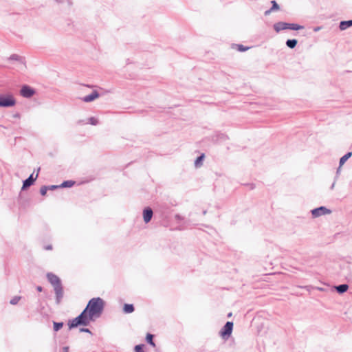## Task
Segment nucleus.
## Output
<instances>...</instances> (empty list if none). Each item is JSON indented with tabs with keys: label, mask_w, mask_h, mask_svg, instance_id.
Returning a JSON list of instances; mask_svg holds the SVG:
<instances>
[{
	"label": "nucleus",
	"mask_w": 352,
	"mask_h": 352,
	"mask_svg": "<svg viewBox=\"0 0 352 352\" xmlns=\"http://www.w3.org/2000/svg\"><path fill=\"white\" fill-rule=\"evenodd\" d=\"M63 326V322H54V331H58L60 329H61Z\"/></svg>",
	"instance_id": "obj_23"
},
{
	"label": "nucleus",
	"mask_w": 352,
	"mask_h": 352,
	"mask_svg": "<svg viewBox=\"0 0 352 352\" xmlns=\"http://www.w3.org/2000/svg\"><path fill=\"white\" fill-rule=\"evenodd\" d=\"M248 185L250 186L251 189H254L255 188V185L254 184H250Z\"/></svg>",
	"instance_id": "obj_33"
},
{
	"label": "nucleus",
	"mask_w": 352,
	"mask_h": 352,
	"mask_svg": "<svg viewBox=\"0 0 352 352\" xmlns=\"http://www.w3.org/2000/svg\"><path fill=\"white\" fill-rule=\"evenodd\" d=\"M37 289H38V291L41 292L42 288H41V287H37Z\"/></svg>",
	"instance_id": "obj_39"
},
{
	"label": "nucleus",
	"mask_w": 352,
	"mask_h": 352,
	"mask_svg": "<svg viewBox=\"0 0 352 352\" xmlns=\"http://www.w3.org/2000/svg\"><path fill=\"white\" fill-rule=\"evenodd\" d=\"M48 190V188L47 186H42L40 189V192L43 196H45L47 193V191Z\"/></svg>",
	"instance_id": "obj_27"
},
{
	"label": "nucleus",
	"mask_w": 352,
	"mask_h": 352,
	"mask_svg": "<svg viewBox=\"0 0 352 352\" xmlns=\"http://www.w3.org/2000/svg\"><path fill=\"white\" fill-rule=\"evenodd\" d=\"M336 291L339 294H342L344 293H345L348 289H349V285L347 284H341V285H336L334 287Z\"/></svg>",
	"instance_id": "obj_12"
},
{
	"label": "nucleus",
	"mask_w": 352,
	"mask_h": 352,
	"mask_svg": "<svg viewBox=\"0 0 352 352\" xmlns=\"http://www.w3.org/2000/svg\"><path fill=\"white\" fill-rule=\"evenodd\" d=\"M45 249L47 250H50L52 249V247L51 245H49L45 246Z\"/></svg>",
	"instance_id": "obj_30"
},
{
	"label": "nucleus",
	"mask_w": 352,
	"mask_h": 352,
	"mask_svg": "<svg viewBox=\"0 0 352 352\" xmlns=\"http://www.w3.org/2000/svg\"><path fill=\"white\" fill-rule=\"evenodd\" d=\"M287 47L290 49H294L296 47V46L298 44L297 39L292 38V39H287L285 43Z\"/></svg>",
	"instance_id": "obj_16"
},
{
	"label": "nucleus",
	"mask_w": 352,
	"mask_h": 352,
	"mask_svg": "<svg viewBox=\"0 0 352 352\" xmlns=\"http://www.w3.org/2000/svg\"><path fill=\"white\" fill-rule=\"evenodd\" d=\"M47 278L54 288L61 285L60 280L57 276L53 274H48Z\"/></svg>",
	"instance_id": "obj_8"
},
{
	"label": "nucleus",
	"mask_w": 352,
	"mask_h": 352,
	"mask_svg": "<svg viewBox=\"0 0 352 352\" xmlns=\"http://www.w3.org/2000/svg\"><path fill=\"white\" fill-rule=\"evenodd\" d=\"M123 311L125 314H131L134 311V307L132 304H124Z\"/></svg>",
	"instance_id": "obj_19"
},
{
	"label": "nucleus",
	"mask_w": 352,
	"mask_h": 352,
	"mask_svg": "<svg viewBox=\"0 0 352 352\" xmlns=\"http://www.w3.org/2000/svg\"><path fill=\"white\" fill-rule=\"evenodd\" d=\"M352 155V152H348L344 155L339 161L340 166H342Z\"/></svg>",
	"instance_id": "obj_17"
},
{
	"label": "nucleus",
	"mask_w": 352,
	"mask_h": 352,
	"mask_svg": "<svg viewBox=\"0 0 352 352\" xmlns=\"http://www.w3.org/2000/svg\"><path fill=\"white\" fill-rule=\"evenodd\" d=\"M204 157L205 155L203 153L196 159L195 161V166L196 168H199L202 166Z\"/></svg>",
	"instance_id": "obj_18"
},
{
	"label": "nucleus",
	"mask_w": 352,
	"mask_h": 352,
	"mask_svg": "<svg viewBox=\"0 0 352 352\" xmlns=\"http://www.w3.org/2000/svg\"><path fill=\"white\" fill-rule=\"evenodd\" d=\"M352 26V19L348 21H341L339 24L340 30H345Z\"/></svg>",
	"instance_id": "obj_13"
},
{
	"label": "nucleus",
	"mask_w": 352,
	"mask_h": 352,
	"mask_svg": "<svg viewBox=\"0 0 352 352\" xmlns=\"http://www.w3.org/2000/svg\"><path fill=\"white\" fill-rule=\"evenodd\" d=\"M232 47L237 50L239 52H243L250 49V47L244 46L242 44H232Z\"/></svg>",
	"instance_id": "obj_15"
},
{
	"label": "nucleus",
	"mask_w": 352,
	"mask_h": 352,
	"mask_svg": "<svg viewBox=\"0 0 352 352\" xmlns=\"http://www.w3.org/2000/svg\"><path fill=\"white\" fill-rule=\"evenodd\" d=\"M63 352H69V347L65 346V347H63Z\"/></svg>",
	"instance_id": "obj_31"
},
{
	"label": "nucleus",
	"mask_w": 352,
	"mask_h": 352,
	"mask_svg": "<svg viewBox=\"0 0 352 352\" xmlns=\"http://www.w3.org/2000/svg\"><path fill=\"white\" fill-rule=\"evenodd\" d=\"M104 307V301L100 298H94L89 300L85 308L91 317L98 318L101 314Z\"/></svg>",
	"instance_id": "obj_1"
},
{
	"label": "nucleus",
	"mask_w": 352,
	"mask_h": 352,
	"mask_svg": "<svg viewBox=\"0 0 352 352\" xmlns=\"http://www.w3.org/2000/svg\"><path fill=\"white\" fill-rule=\"evenodd\" d=\"M99 97V94L97 91H94L90 95L85 96L82 100L85 102H90Z\"/></svg>",
	"instance_id": "obj_10"
},
{
	"label": "nucleus",
	"mask_w": 352,
	"mask_h": 352,
	"mask_svg": "<svg viewBox=\"0 0 352 352\" xmlns=\"http://www.w3.org/2000/svg\"><path fill=\"white\" fill-rule=\"evenodd\" d=\"M340 169H341V166H339V167L338 168L337 170H336V177H335V180L337 179V178L338 177L340 173Z\"/></svg>",
	"instance_id": "obj_28"
},
{
	"label": "nucleus",
	"mask_w": 352,
	"mask_h": 352,
	"mask_svg": "<svg viewBox=\"0 0 352 352\" xmlns=\"http://www.w3.org/2000/svg\"><path fill=\"white\" fill-rule=\"evenodd\" d=\"M313 217H318L323 214H330L331 211L325 206H320L311 210Z\"/></svg>",
	"instance_id": "obj_6"
},
{
	"label": "nucleus",
	"mask_w": 352,
	"mask_h": 352,
	"mask_svg": "<svg viewBox=\"0 0 352 352\" xmlns=\"http://www.w3.org/2000/svg\"><path fill=\"white\" fill-rule=\"evenodd\" d=\"M232 316V312H230L229 314H228V317L230 318Z\"/></svg>",
	"instance_id": "obj_37"
},
{
	"label": "nucleus",
	"mask_w": 352,
	"mask_h": 352,
	"mask_svg": "<svg viewBox=\"0 0 352 352\" xmlns=\"http://www.w3.org/2000/svg\"><path fill=\"white\" fill-rule=\"evenodd\" d=\"M94 320L91 317L88 311L85 309L78 317L74 318L69 323V328H74L78 325H87L91 320Z\"/></svg>",
	"instance_id": "obj_2"
},
{
	"label": "nucleus",
	"mask_w": 352,
	"mask_h": 352,
	"mask_svg": "<svg viewBox=\"0 0 352 352\" xmlns=\"http://www.w3.org/2000/svg\"><path fill=\"white\" fill-rule=\"evenodd\" d=\"M21 299L20 296H14L10 300V304L12 305H16Z\"/></svg>",
	"instance_id": "obj_24"
},
{
	"label": "nucleus",
	"mask_w": 352,
	"mask_h": 352,
	"mask_svg": "<svg viewBox=\"0 0 352 352\" xmlns=\"http://www.w3.org/2000/svg\"><path fill=\"white\" fill-rule=\"evenodd\" d=\"M320 29V27H316V28H314V31H315V32H317V31H318Z\"/></svg>",
	"instance_id": "obj_35"
},
{
	"label": "nucleus",
	"mask_w": 352,
	"mask_h": 352,
	"mask_svg": "<svg viewBox=\"0 0 352 352\" xmlns=\"http://www.w3.org/2000/svg\"><path fill=\"white\" fill-rule=\"evenodd\" d=\"M54 291H55V293L56 295L57 301H58V302H59L63 296V291L62 286L60 285V286L54 287Z\"/></svg>",
	"instance_id": "obj_14"
},
{
	"label": "nucleus",
	"mask_w": 352,
	"mask_h": 352,
	"mask_svg": "<svg viewBox=\"0 0 352 352\" xmlns=\"http://www.w3.org/2000/svg\"><path fill=\"white\" fill-rule=\"evenodd\" d=\"M16 56H12V58L13 59H16V57H15Z\"/></svg>",
	"instance_id": "obj_40"
},
{
	"label": "nucleus",
	"mask_w": 352,
	"mask_h": 352,
	"mask_svg": "<svg viewBox=\"0 0 352 352\" xmlns=\"http://www.w3.org/2000/svg\"><path fill=\"white\" fill-rule=\"evenodd\" d=\"M233 327V322H226V324L221 327V339L224 340H229V339L232 337Z\"/></svg>",
	"instance_id": "obj_4"
},
{
	"label": "nucleus",
	"mask_w": 352,
	"mask_h": 352,
	"mask_svg": "<svg viewBox=\"0 0 352 352\" xmlns=\"http://www.w3.org/2000/svg\"><path fill=\"white\" fill-rule=\"evenodd\" d=\"M230 342H231L232 344H234V339H233V338H232V339L230 340Z\"/></svg>",
	"instance_id": "obj_38"
},
{
	"label": "nucleus",
	"mask_w": 352,
	"mask_h": 352,
	"mask_svg": "<svg viewBox=\"0 0 352 352\" xmlns=\"http://www.w3.org/2000/svg\"><path fill=\"white\" fill-rule=\"evenodd\" d=\"M21 95L25 98H30L34 94V90L30 87L24 85L21 89Z\"/></svg>",
	"instance_id": "obj_7"
},
{
	"label": "nucleus",
	"mask_w": 352,
	"mask_h": 352,
	"mask_svg": "<svg viewBox=\"0 0 352 352\" xmlns=\"http://www.w3.org/2000/svg\"><path fill=\"white\" fill-rule=\"evenodd\" d=\"M143 348H144V345L143 344H139V345H136L135 346V352H144V350H143Z\"/></svg>",
	"instance_id": "obj_26"
},
{
	"label": "nucleus",
	"mask_w": 352,
	"mask_h": 352,
	"mask_svg": "<svg viewBox=\"0 0 352 352\" xmlns=\"http://www.w3.org/2000/svg\"><path fill=\"white\" fill-rule=\"evenodd\" d=\"M153 217V210L151 208H146L143 211V218L146 223H148Z\"/></svg>",
	"instance_id": "obj_9"
},
{
	"label": "nucleus",
	"mask_w": 352,
	"mask_h": 352,
	"mask_svg": "<svg viewBox=\"0 0 352 352\" xmlns=\"http://www.w3.org/2000/svg\"><path fill=\"white\" fill-rule=\"evenodd\" d=\"M57 187H58L57 186H52L50 188L54 189V188H56Z\"/></svg>",
	"instance_id": "obj_36"
},
{
	"label": "nucleus",
	"mask_w": 352,
	"mask_h": 352,
	"mask_svg": "<svg viewBox=\"0 0 352 352\" xmlns=\"http://www.w3.org/2000/svg\"><path fill=\"white\" fill-rule=\"evenodd\" d=\"M272 10L271 9H269L265 12V15H268Z\"/></svg>",
	"instance_id": "obj_32"
},
{
	"label": "nucleus",
	"mask_w": 352,
	"mask_h": 352,
	"mask_svg": "<svg viewBox=\"0 0 352 352\" xmlns=\"http://www.w3.org/2000/svg\"><path fill=\"white\" fill-rule=\"evenodd\" d=\"M153 336L151 333H147L146 336V340L147 341V342H148L151 345H152L153 346H155V343L153 342Z\"/></svg>",
	"instance_id": "obj_20"
},
{
	"label": "nucleus",
	"mask_w": 352,
	"mask_h": 352,
	"mask_svg": "<svg viewBox=\"0 0 352 352\" xmlns=\"http://www.w3.org/2000/svg\"><path fill=\"white\" fill-rule=\"evenodd\" d=\"M274 30L276 32H279L281 30H300L304 28V26L297 23H290L287 22L279 21L274 24Z\"/></svg>",
	"instance_id": "obj_3"
},
{
	"label": "nucleus",
	"mask_w": 352,
	"mask_h": 352,
	"mask_svg": "<svg viewBox=\"0 0 352 352\" xmlns=\"http://www.w3.org/2000/svg\"><path fill=\"white\" fill-rule=\"evenodd\" d=\"M16 104V101L13 96L8 95L6 96H0V107H12Z\"/></svg>",
	"instance_id": "obj_5"
},
{
	"label": "nucleus",
	"mask_w": 352,
	"mask_h": 352,
	"mask_svg": "<svg viewBox=\"0 0 352 352\" xmlns=\"http://www.w3.org/2000/svg\"><path fill=\"white\" fill-rule=\"evenodd\" d=\"M335 184H336V180L333 182V183L331 184V187H330V189L331 190H333L334 186H335Z\"/></svg>",
	"instance_id": "obj_34"
},
{
	"label": "nucleus",
	"mask_w": 352,
	"mask_h": 352,
	"mask_svg": "<svg viewBox=\"0 0 352 352\" xmlns=\"http://www.w3.org/2000/svg\"><path fill=\"white\" fill-rule=\"evenodd\" d=\"M83 331H89V330H88V329H84Z\"/></svg>",
	"instance_id": "obj_41"
},
{
	"label": "nucleus",
	"mask_w": 352,
	"mask_h": 352,
	"mask_svg": "<svg viewBox=\"0 0 352 352\" xmlns=\"http://www.w3.org/2000/svg\"><path fill=\"white\" fill-rule=\"evenodd\" d=\"M38 177V174L36 175L35 177H33V175L32 174L27 179H25L23 182V189H25L29 186H30L34 182L36 179Z\"/></svg>",
	"instance_id": "obj_11"
},
{
	"label": "nucleus",
	"mask_w": 352,
	"mask_h": 352,
	"mask_svg": "<svg viewBox=\"0 0 352 352\" xmlns=\"http://www.w3.org/2000/svg\"><path fill=\"white\" fill-rule=\"evenodd\" d=\"M221 142L227 139H228V136L224 135V134H222L221 133Z\"/></svg>",
	"instance_id": "obj_29"
},
{
	"label": "nucleus",
	"mask_w": 352,
	"mask_h": 352,
	"mask_svg": "<svg viewBox=\"0 0 352 352\" xmlns=\"http://www.w3.org/2000/svg\"><path fill=\"white\" fill-rule=\"evenodd\" d=\"M89 123L92 125H96L98 123V120L96 118L91 117L89 119Z\"/></svg>",
	"instance_id": "obj_25"
},
{
	"label": "nucleus",
	"mask_w": 352,
	"mask_h": 352,
	"mask_svg": "<svg viewBox=\"0 0 352 352\" xmlns=\"http://www.w3.org/2000/svg\"><path fill=\"white\" fill-rule=\"evenodd\" d=\"M271 3H272V7L270 8L271 10L276 11V10H279V6L275 0L272 1Z\"/></svg>",
	"instance_id": "obj_22"
},
{
	"label": "nucleus",
	"mask_w": 352,
	"mask_h": 352,
	"mask_svg": "<svg viewBox=\"0 0 352 352\" xmlns=\"http://www.w3.org/2000/svg\"><path fill=\"white\" fill-rule=\"evenodd\" d=\"M74 184H75V182L74 181H71V180L65 181L60 185V187H63V188L72 187Z\"/></svg>",
	"instance_id": "obj_21"
}]
</instances>
